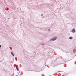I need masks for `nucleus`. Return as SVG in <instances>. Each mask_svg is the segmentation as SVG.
<instances>
[{
  "label": "nucleus",
  "instance_id": "7ed1b4c3",
  "mask_svg": "<svg viewBox=\"0 0 76 76\" xmlns=\"http://www.w3.org/2000/svg\"><path fill=\"white\" fill-rule=\"evenodd\" d=\"M18 66L17 65V66H16V68L17 69V70H19V69H18Z\"/></svg>",
  "mask_w": 76,
  "mask_h": 76
},
{
  "label": "nucleus",
  "instance_id": "39448f33",
  "mask_svg": "<svg viewBox=\"0 0 76 76\" xmlns=\"http://www.w3.org/2000/svg\"><path fill=\"white\" fill-rule=\"evenodd\" d=\"M69 38V39H73V38H72V37H70Z\"/></svg>",
  "mask_w": 76,
  "mask_h": 76
},
{
  "label": "nucleus",
  "instance_id": "1a4fd4ad",
  "mask_svg": "<svg viewBox=\"0 0 76 76\" xmlns=\"http://www.w3.org/2000/svg\"><path fill=\"white\" fill-rule=\"evenodd\" d=\"M1 47V45H0V47Z\"/></svg>",
  "mask_w": 76,
  "mask_h": 76
},
{
  "label": "nucleus",
  "instance_id": "0eeeda50",
  "mask_svg": "<svg viewBox=\"0 0 76 76\" xmlns=\"http://www.w3.org/2000/svg\"><path fill=\"white\" fill-rule=\"evenodd\" d=\"M43 16V14H42L41 15V16Z\"/></svg>",
  "mask_w": 76,
  "mask_h": 76
},
{
  "label": "nucleus",
  "instance_id": "20e7f679",
  "mask_svg": "<svg viewBox=\"0 0 76 76\" xmlns=\"http://www.w3.org/2000/svg\"><path fill=\"white\" fill-rule=\"evenodd\" d=\"M11 54L12 55V56H14V54H13V52H11Z\"/></svg>",
  "mask_w": 76,
  "mask_h": 76
},
{
  "label": "nucleus",
  "instance_id": "f03ea898",
  "mask_svg": "<svg viewBox=\"0 0 76 76\" xmlns=\"http://www.w3.org/2000/svg\"><path fill=\"white\" fill-rule=\"evenodd\" d=\"M75 29H73L72 30V32H73V33H74V32H75Z\"/></svg>",
  "mask_w": 76,
  "mask_h": 76
},
{
  "label": "nucleus",
  "instance_id": "f257e3e1",
  "mask_svg": "<svg viewBox=\"0 0 76 76\" xmlns=\"http://www.w3.org/2000/svg\"><path fill=\"white\" fill-rule=\"evenodd\" d=\"M57 37H55L54 38L51 39L50 40V41H55V40H56V39H57Z\"/></svg>",
  "mask_w": 76,
  "mask_h": 76
},
{
  "label": "nucleus",
  "instance_id": "423d86ee",
  "mask_svg": "<svg viewBox=\"0 0 76 76\" xmlns=\"http://www.w3.org/2000/svg\"><path fill=\"white\" fill-rule=\"evenodd\" d=\"M48 30L49 31H50V29H48Z\"/></svg>",
  "mask_w": 76,
  "mask_h": 76
},
{
  "label": "nucleus",
  "instance_id": "6e6552de",
  "mask_svg": "<svg viewBox=\"0 0 76 76\" xmlns=\"http://www.w3.org/2000/svg\"><path fill=\"white\" fill-rule=\"evenodd\" d=\"M44 45V44H42V45Z\"/></svg>",
  "mask_w": 76,
  "mask_h": 76
}]
</instances>
